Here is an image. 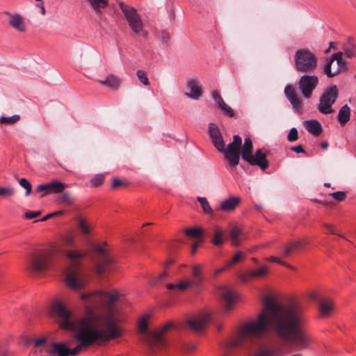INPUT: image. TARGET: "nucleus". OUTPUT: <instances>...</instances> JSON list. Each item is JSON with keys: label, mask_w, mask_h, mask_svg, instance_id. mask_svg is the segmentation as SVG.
Masks as SVG:
<instances>
[{"label": "nucleus", "mask_w": 356, "mask_h": 356, "mask_svg": "<svg viewBox=\"0 0 356 356\" xmlns=\"http://www.w3.org/2000/svg\"><path fill=\"white\" fill-rule=\"evenodd\" d=\"M304 323V307L300 302L280 304L266 296L257 319L245 323L229 346H241L245 341H252L266 332L296 350H305L309 348L312 339L302 329Z\"/></svg>", "instance_id": "obj_1"}, {"label": "nucleus", "mask_w": 356, "mask_h": 356, "mask_svg": "<svg viewBox=\"0 0 356 356\" xmlns=\"http://www.w3.org/2000/svg\"><path fill=\"white\" fill-rule=\"evenodd\" d=\"M19 120V115H13L10 117H1L0 118V123L12 124L15 123Z\"/></svg>", "instance_id": "obj_41"}, {"label": "nucleus", "mask_w": 356, "mask_h": 356, "mask_svg": "<svg viewBox=\"0 0 356 356\" xmlns=\"http://www.w3.org/2000/svg\"><path fill=\"white\" fill-rule=\"evenodd\" d=\"M240 202L241 198L239 197L232 196L222 201L219 209L224 211H232L238 206Z\"/></svg>", "instance_id": "obj_20"}, {"label": "nucleus", "mask_w": 356, "mask_h": 356, "mask_svg": "<svg viewBox=\"0 0 356 356\" xmlns=\"http://www.w3.org/2000/svg\"><path fill=\"white\" fill-rule=\"evenodd\" d=\"M239 277H240V280H241V282H243L244 283L249 282V280L252 278V275H250V271H248L246 273H241Z\"/></svg>", "instance_id": "obj_53"}, {"label": "nucleus", "mask_w": 356, "mask_h": 356, "mask_svg": "<svg viewBox=\"0 0 356 356\" xmlns=\"http://www.w3.org/2000/svg\"><path fill=\"white\" fill-rule=\"evenodd\" d=\"M337 42H330V48H332V49H337Z\"/></svg>", "instance_id": "obj_64"}, {"label": "nucleus", "mask_w": 356, "mask_h": 356, "mask_svg": "<svg viewBox=\"0 0 356 356\" xmlns=\"http://www.w3.org/2000/svg\"><path fill=\"white\" fill-rule=\"evenodd\" d=\"M212 320L210 314L204 312L189 317L186 324L190 329L195 332H200L204 329L206 325Z\"/></svg>", "instance_id": "obj_11"}, {"label": "nucleus", "mask_w": 356, "mask_h": 356, "mask_svg": "<svg viewBox=\"0 0 356 356\" xmlns=\"http://www.w3.org/2000/svg\"><path fill=\"white\" fill-rule=\"evenodd\" d=\"M328 145H329V144L327 141H324V142L321 143V147L322 149H327Z\"/></svg>", "instance_id": "obj_63"}, {"label": "nucleus", "mask_w": 356, "mask_h": 356, "mask_svg": "<svg viewBox=\"0 0 356 356\" xmlns=\"http://www.w3.org/2000/svg\"><path fill=\"white\" fill-rule=\"evenodd\" d=\"M60 200L62 202H65L70 205L73 203V199L72 198L70 193L68 192L63 193L60 196Z\"/></svg>", "instance_id": "obj_50"}, {"label": "nucleus", "mask_w": 356, "mask_h": 356, "mask_svg": "<svg viewBox=\"0 0 356 356\" xmlns=\"http://www.w3.org/2000/svg\"><path fill=\"white\" fill-rule=\"evenodd\" d=\"M170 38V35L168 32L162 31L160 32V39L163 42H167Z\"/></svg>", "instance_id": "obj_57"}, {"label": "nucleus", "mask_w": 356, "mask_h": 356, "mask_svg": "<svg viewBox=\"0 0 356 356\" xmlns=\"http://www.w3.org/2000/svg\"><path fill=\"white\" fill-rule=\"evenodd\" d=\"M33 346L35 348L40 347V346L44 344L47 341L45 338H40L37 339H33Z\"/></svg>", "instance_id": "obj_56"}, {"label": "nucleus", "mask_w": 356, "mask_h": 356, "mask_svg": "<svg viewBox=\"0 0 356 356\" xmlns=\"http://www.w3.org/2000/svg\"><path fill=\"white\" fill-rule=\"evenodd\" d=\"M95 251L99 254V259L97 264V272L99 275H103L113 263V259L109 257L106 250L100 245L94 246Z\"/></svg>", "instance_id": "obj_12"}, {"label": "nucleus", "mask_w": 356, "mask_h": 356, "mask_svg": "<svg viewBox=\"0 0 356 356\" xmlns=\"http://www.w3.org/2000/svg\"><path fill=\"white\" fill-rule=\"evenodd\" d=\"M136 76L140 82L143 85L149 86L150 84L147 78V73L145 71L142 70H138L136 71Z\"/></svg>", "instance_id": "obj_38"}, {"label": "nucleus", "mask_w": 356, "mask_h": 356, "mask_svg": "<svg viewBox=\"0 0 356 356\" xmlns=\"http://www.w3.org/2000/svg\"><path fill=\"white\" fill-rule=\"evenodd\" d=\"M202 267L200 265H193L192 266V275L193 278L189 280L195 286H198L204 280V277L202 275L201 272Z\"/></svg>", "instance_id": "obj_27"}, {"label": "nucleus", "mask_w": 356, "mask_h": 356, "mask_svg": "<svg viewBox=\"0 0 356 356\" xmlns=\"http://www.w3.org/2000/svg\"><path fill=\"white\" fill-rule=\"evenodd\" d=\"M350 118V108L347 105H343L339 111L337 120L341 126H344Z\"/></svg>", "instance_id": "obj_26"}, {"label": "nucleus", "mask_w": 356, "mask_h": 356, "mask_svg": "<svg viewBox=\"0 0 356 356\" xmlns=\"http://www.w3.org/2000/svg\"><path fill=\"white\" fill-rule=\"evenodd\" d=\"M252 278H259L266 276L268 273V268L266 266L260 267L258 269L250 270Z\"/></svg>", "instance_id": "obj_34"}, {"label": "nucleus", "mask_w": 356, "mask_h": 356, "mask_svg": "<svg viewBox=\"0 0 356 356\" xmlns=\"http://www.w3.org/2000/svg\"><path fill=\"white\" fill-rule=\"evenodd\" d=\"M197 200L200 202L203 211L205 213L213 216V211L210 207V204L206 197H198Z\"/></svg>", "instance_id": "obj_33"}, {"label": "nucleus", "mask_w": 356, "mask_h": 356, "mask_svg": "<svg viewBox=\"0 0 356 356\" xmlns=\"http://www.w3.org/2000/svg\"><path fill=\"white\" fill-rule=\"evenodd\" d=\"M196 346L193 343H187L183 345V350L187 353L195 350Z\"/></svg>", "instance_id": "obj_52"}, {"label": "nucleus", "mask_w": 356, "mask_h": 356, "mask_svg": "<svg viewBox=\"0 0 356 356\" xmlns=\"http://www.w3.org/2000/svg\"><path fill=\"white\" fill-rule=\"evenodd\" d=\"M284 93L293 109L296 111H300L302 109V101L294 88L290 85L286 86L284 88Z\"/></svg>", "instance_id": "obj_17"}, {"label": "nucleus", "mask_w": 356, "mask_h": 356, "mask_svg": "<svg viewBox=\"0 0 356 356\" xmlns=\"http://www.w3.org/2000/svg\"><path fill=\"white\" fill-rule=\"evenodd\" d=\"M291 149L296 152V153H303V154H305L306 152L305 150L303 149V147H302L301 145H296V146H293L291 147Z\"/></svg>", "instance_id": "obj_58"}, {"label": "nucleus", "mask_w": 356, "mask_h": 356, "mask_svg": "<svg viewBox=\"0 0 356 356\" xmlns=\"http://www.w3.org/2000/svg\"><path fill=\"white\" fill-rule=\"evenodd\" d=\"M334 60V58H333V54L331 55V56L327 59L326 60V63L323 67V73L328 77V78H332V77H334L335 76H337V74H339V70H332V65L333 64Z\"/></svg>", "instance_id": "obj_28"}, {"label": "nucleus", "mask_w": 356, "mask_h": 356, "mask_svg": "<svg viewBox=\"0 0 356 356\" xmlns=\"http://www.w3.org/2000/svg\"><path fill=\"white\" fill-rule=\"evenodd\" d=\"M220 294L225 303V309L227 312L230 311L237 298L236 294L227 286H222L220 290Z\"/></svg>", "instance_id": "obj_18"}, {"label": "nucleus", "mask_w": 356, "mask_h": 356, "mask_svg": "<svg viewBox=\"0 0 356 356\" xmlns=\"http://www.w3.org/2000/svg\"><path fill=\"white\" fill-rule=\"evenodd\" d=\"M325 297H321L317 292H312L309 294V298L319 303V299L324 298Z\"/></svg>", "instance_id": "obj_59"}, {"label": "nucleus", "mask_w": 356, "mask_h": 356, "mask_svg": "<svg viewBox=\"0 0 356 356\" xmlns=\"http://www.w3.org/2000/svg\"><path fill=\"white\" fill-rule=\"evenodd\" d=\"M104 181V174H97L92 177L90 180V186L92 188L98 187L101 186Z\"/></svg>", "instance_id": "obj_35"}, {"label": "nucleus", "mask_w": 356, "mask_h": 356, "mask_svg": "<svg viewBox=\"0 0 356 356\" xmlns=\"http://www.w3.org/2000/svg\"><path fill=\"white\" fill-rule=\"evenodd\" d=\"M60 213V212L59 211V212L51 213L47 214V216H44V217H43V218H42L41 219L38 220H35V222H38V221H41V222L45 221V220H47V219L50 218L51 217L54 216H56V214Z\"/></svg>", "instance_id": "obj_61"}, {"label": "nucleus", "mask_w": 356, "mask_h": 356, "mask_svg": "<svg viewBox=\"0 0 356 356\" xmlns=\"http://www.w3.org/2000/svg\"><path fill=\"white\" fill-rule=\"evenodd\" d=\"M199 245V243H195L193 244V247H192V250H191V252L192 254H195L196 252V250H197V248Z\"/></svg>", "instance_id": "obj_62"}, {"label": "nucleus", "mask_w": 356, "mask_h": 356, "mask_svg": "<svg viewBox=\"0 0 356 356\" xmlns=\"http://www.w3.org/2000/svg\"><path fill=\"white\" fill-rule=\"evenodd\" d=\"M19 185L26 190V195H29L31 192V184L25 178H22L19 181Z\"/></svg>", "instance_id": "obj_43"}, {"label": "nucleus", "mask_w": 356, "mask_h": 356, "mask_svg": "<svg viewBox=\"0 0 356 356\" xmlns=\"http://www.w3.org/2000/svg\"><path fill=\"white\" fill-rule=\"evenodd\" d=\"M65 248H74L75 246L74 240L72 236H67L63 239Z\"/></svg>", "instance_id": "obj_51"}, {"label": "nucleus", "mask_w": 356, "mask_h": 356, "mask_svg": "<svg viewBox=\"0 0 356 356\" xmlns=\"http://www.w3.org/2000/svg\"><path fill=\"white\" fill-rule=\"evenodd\" d=\"M212 97L215 100L219 108L220 107V106L225 105V102H224L220 92L218 90L213 91Z\"/></svg>", "instance_id": "obj_47"}, {"label": "nucleus", "mask_w": 356, "mask_h": 356, "mask_svg": "<svg viewBox=\"0 0 356 356\" xmlns=\"http://www.w3.org/2000/svg\"><path fill=\"white\" fill-rule=\"evenodd\" d=\"M298 139V131L296 128L293 127L290 129L287 135V140L289 142H295Z\"/></svg>", "instance_id": "obj_45"}, {"label": "nucleus", "mask_w": 356, "mask_h": 356, "mask_svg": "<svg viewBox=\"0 0 356 356\" xmlns=\"http://www.w3.org/2000/svg\"><path fill=\"white\" fill-rule=\"evenodd\" d=\"M334 60L337 61V67L335 70H339V73L345 71L347 69L346 62L343 59V53L338 51L333 54Z\"/></svg>", "instance_id": "obj_31"}, {"label": "nucleus", "mask_w": 356, "mask_h": 356, "mask_svg": "<svg viewBox=\"0 0 356 356\" xmlns=\"http://www.w3.org/2000/svg\"><path fill=\"white\" fill-rule=\"evenodd\" d=\"M149 316L146 315L141 317L138 321V329L139 333L142 335L143 339L148 344L152 352H156L157 348H161L165 345L163 338L164 333L172 328V323H167L159 330H148L147 321Z\"/></svg>", "instance_id": "obj_3"}, {"label": "nucleus", "mask_w": 356, "mask_h": 356, "mask_svg": "<svg viewBox=\"0 0 356 356\" xmlns=\"http://www.w3.org/2000/svg\"><path fill=\"white\" fill-rule=\"evenodd\" d=\"M294 67L300 73L312 74L318 67V57L307 48H301L294 55Z\"/></svg>", "instance_id": "obj_6"}, {"label": "nucleus", "mask_w": 356, "mask_h": 356, "mask_svg": "<svg viewBox=\"0 0 356 356\" xmlns=\"http://www.w3.org/2000/svg\"><path fill=\"white\" fill-rule=\"evenodd\" d=\"M241 229L238 227H234L231 229L229 235L232 241V244L235 246L240 245L239 236L241 234Z\"/></svg>", "instance_id": "obj_32"}, {"label": "nucleus", "mask_w": 356, "mask_h": 356, "mask_svg": "<svg viewBox=\"0 0 356 356\" xmlns=\"http://www.w3.org/2000/svg\"><path fill=\"white\" fill-rule=\"evenodd\" d=\"M186 85L187 88L190 90V92H186L185 95L193 99H198L202 96V92L200 86L198 79H188L186 81Z\"/></svg>", "instance_id": "obj_15"}, {"label": "nucleus", "mask_w": 356, "mask_h": 356, "mask_svg": "<svg viewBox=\"0 0 356 356\" xmlns=\"http://www.w3.org/2000/svg\"><path fill=\"white\" fill-rule=\"evenodd\" d=\"M339 97V89L336 85L327 86L321 93L317 106L318 111L323 115L332 114L334 112L332 106Z\"/></svg>", "instance_id": "obj_8"}, {"label": "nucleus", "mask_w": 356, "mask_h": 356, "mask_svg": "<svg viewBox=\"0 0 356 356\" xmlns=\"http://www.w3.org/2000/svg\"><path fill=\"white\" fill-rule=\"evenodd\" d=\"M245 257V254L243 252H237L235 255L232 258L231 260L227 261L228 263V266L232 267L234 264L241 261Z\"/></svg>", "instance_id": "obj_40"}, {"label": "nucleus", "mask_w": 356, "mask_h": 356, "mask_svg": "<svg viewBox=\"0 0 356 356\" xmlns=\"http://www.w3.org/2000/svg\"><path fill=\"white\" fill-rule=\"evenodd\" d=\"M253 145L251 138H245L244 143L241 148V157L250 165H257L264 170L268 167V161L266 159V154L261 149H258L254 155L252 154Z\"/></svg>", "instance_id": "obj_7"}, {"label": "nucleus", "mask_w": 356, "mask_h": 356, "mask_svg": "<svg viewBox=\"0 0 356 356\" xmlns=\"http://www.w3.org/2000/svg\"><path fill=\"white\" fill-rule=\"evenodd\" d=\"M344 54L349 58L356 56V44L349 38L347 42L343 44Z\"/></svg>", "instance_id": "obj_29"}, {"label": "nucleus", "mask_w": 356, "mask_h": 356, "mask_svg": "<svg viewBox=\"0 0 356 356\" xmlns=\"http://www.w3.org/2000/svg\"><path fill=\"white\" fill-rule=\"evenodd\" d=\"M98 82L113 90H117L120 85L121 79L113 74H110L104 80H99Z\"/></svg>", "instance_id": "obj_24"}, {"label": "nucleus", "mask_w": 356, "mask_h": 356, "mask_svg": "<svg viewBox=\"0 0 356 356\" xmlns=\"http://www.w3.org/2000/svg\"><path fill=\"white\" fill-rule=\"evenodd\" d=\"M334 309L333 300L329 298L319 299L318 312L321 317H329Z\"/></svg>", "instance_id": "obj_19"}, {"label": "nucleus", "mask_w": 356, "mask_h": 356, "mask_svg": "<svg viewBox=\"0 0 356 356\" xmlns=\"http://www.w3.org/2000/svg\"><path fill=\"white\" fill-rule=\"evenodd\" d=\"M305 244L306 242L305 240L294 241L291 242L289 244L284 247V250L282 253V257L284 258L289 257L291 252L300 250Z\"/></svg>", "instance_id": "obj_22"}, {"label": "nucleus", "mask_w": 356, "mask_h": 356, "mask_svg": "<svg viewBox=\"0 0 356 356\" xmlns=\"http://www.w3.org/2000/svg\"><path fill=\"white\" fill-rule=\"evenodd\" d=\"M282 355V350L280 348H261L252 356H280Z\"/></svg>", "instance_id": "obj_25"}, {"label": "nucleus", "mask_w": 356, "mask_h": 356, "mask_svg": "<svg viewBox=\"0 0 356 356\" xmlns=\"http://www.w3.org/2000/svg\"><path fill=\"white\" fill-rule=\"evenodd\" d=\"M220 108L224 112V113L229 117H234L235 115L234 111L226 103H225V105L220 106Z\"/></svg>", "instance_id": "obj_48"}, {"label": "nucleus", "mask_w": 356, "mask_h": 356, "mask_svg": "<svg viewBox=\"0 0 356 356\" xmlns=\"http://www.w3.org/2000/svg\"><path fill=\"white\" fill-rule=\"evenodd\" d=\"M14 189L12 187H0V196L10 197L14 195Z\"/></svg>", "instance_id": "obj_44"}, {"label": "nucleus", "mask_w": 356, "mask_h": 356, "mask_svg": "<svg viewBox=\"0 0 356 356\" xmlns=\"http://www.w3.org/2000/svg\"><path fill=\"white\" fill-rule=\"evenodd\" d=\"M330 196L338 202H342L346 197V192L337 191L330 194Z\"/></svg>", "instance_id": "obj_46"}, {"label": "nucleus", "mask_w": 356, "mask_h": 356, "mask_svg": "<svg viewBox=\"0 0 356 356\" xmlns=\"http://www.w3.org/2000/svg\"><path fill=\"white\" fill-rule=\"evenodd\" d=\"M266 260L270 262L277 263V264H279L282 266H284L289 269H291V270L293 269V267L292 266H291L290 264H289L284 261H282V259L278 257L271 256V257H269L268 258H267Z\"/></svg>", "instance_id": "obj_42"}, {"label": "nucleus", "mask_w": 356, "mask_h": 356, "mask_svg": "<svg viewBox=\"0 0 356 356\" xmlns=\"http://www.w3.org/2000/svg\"><path fill=\"white\" fill-rule=\"evenodd\" d=\"M229 268H230V266H228V263L227 262L225 266H223L222 267H220L215 270V275H218L220 274L221 273L224 272L225 270H226Z\"/></svg>", "instance_id": "obj_60"}, {"label": "nucleus", "mask_w": 356, "mask_h": 356, "mask_svg": "<svg viewBox=\"0 0 356 356\" xmlns=\"http://www.w3.org/2000/svg\"><path fill=\"white\" fill-rule=\"evenodd\" d=\"M185 234L189 237L198 238L202 235V230L198 227L189 228L185 231Z\"/></svg>", "instance_id": "obj_37"}, {"label": "nucleus", "mask_w": 356, "mask_h": 356, "mask_svg": "<svg viewBox=\"0 0 356 356\" xmlns=\"http://www.w3.org/2000/svg\"><path fill=\"white\" fill-rule=\"evenodd\" d=\"M223 232L217 229L215 232V236L212 239V242L215 245H221L223 243L222 240Z\"/></svg>", "instance_id": "obj_39"}, {"label": "nucleus", "mask_w": 356, "mask_h": 356, "mask_svg": "<svg viewBox=\"0 0 356 356\" xmlns=\"http://www.w3.org/2000/svg\"><path fill=\"white\" fill-rule=\"evenodd\" d=\"M40 211H27L25 213V218L27 219H33L40 215Z\"/></svg>", "instance_id": "obj_55"}, {"label": "nucleus", "mask_w": 356, "mask_h": 356, "mask_svg": "<svg viewBox=\"0 0 356 356\" xmlns=\"http://www.w3.org/2000/svg\"><path fill=\"white\" fill-rule=\"evenodd\" d=\"M323 227L325 228L327 233H330L332 234H337L336 228H335L334 225H333L332 224L325 223L323 225ZM337 235L343 238H345V236L343 235L338 234H337Z\"/></svg>", "instance_id": "obj_49"}, {"label": "nucleus", "mask_w": 356, "mask_h": 356, "mask_svg": "<svg viewBox=\"0 0 356 356\" xmlns=\"http://www.w3.org/2000/svg\"><path fill=\"white\" fill-rule=\"evenodd\" d=\"M67 186L65 183L53 181L46 184H40L35 189V193H40L44 191L45 193L42 195L43 197L45 194L50 193H60Z\"/></svg>", "instance_id": "obj_13"}, {"label": "nucleus", "mask_w": 356, "mask_h": 356, "mask_svg": "<svg viewBox=\"0 0 356 356\" xmlns=\"http://www.w3.org/2000/svg\"><path fill=\"white\" fill-rule=\"evenodd\" d=\"M118 5L133 33L138 37L146 39L148 35V31L145 29L142 18L137 10L131 6L125 4L123 1H120Z\"/></svg>", "instance_id": "obj_5"}, {"label": "nucleus", "mask_w": 356, "mask_h": 356, "mask_svg": "<svg viewBox=\"0 0 356 356\" xmlns=\"http://www.w3.org/2000/svg\"><path fill=\"white\" fill-rule=\"evenodd\" d=\"M53 266V252L45 250L33 253L28 260V270L37 276L44 275Z\"/></svg>", "instance_id": "obj_4"}, {"label": "nucleus", "mask_w": 356, "mask_h": 356, "mask_svg": "<svg viewBox=\"0 0 356 356\" xmlns=\"http://www.w3.org/2000/svg\"><path fill=\"white\" fill-rule=\"evenodd\" d=\"M319 83L318 77L316 75L305 74L298 80V88L305 99L312 97Z\"/></svg>", "instance_id": "obj_10"}, {"label": "nucleus", "mask_w": 356, "mask_h": 356, "mask_svg": "<svg viewBox=\"0 0 356 356\" xmlns=\"http://www.w3.org/2000/svg\"><path fill=\"white\" fill-rule=\"evenodd\" d=\"M77 224L83 235L88 236L90 234V228L87 223L86 222V221L82 218H77Z\"/></svg>", "instance_id": "obj_36"}, {"label": "nucleus", "mask_w": 356, "mask_h": 356, "mask_svg": "<svg viewBox=\"0 0 356 356\" xmlns=\"http://www.w3.org/2000/svg\"><path fill=\"white\" fill-rule=\"evenodd\" d=\"M66 266L64 270L65 282L74 290H81L86 284V273L81 267L83 254L75 251H65Z\"/></svg>", "instance_id": "obj_2"}, {"label": "nucleus", "mask_w": 356, "mask_h": 356, "mask_svg": "<svg viewBox=\"0 0 356 356\" xmlns=\"http://www.w3.org/2000/svg\"><path fill=\"white\" fill-rule=\"evenodd\" d=\"M90 5L97 14L102 13V9L106 8L108 6V0H88Z\"/></svg>", "instance_id": "obj_30"}, {"label": "nucleus", "mask_w": 356, "mask_h": 356, "mask_svg": "<svg viewBox=\"0 0 356 356\" xmlns=\"http://www.w3.org/2000/svg\"><path fill=\"white\" fill-rule=\"evenodd\" d=\"M209 133L215 147L218 151L224 150L225 142L221 133L216 124L210 123L209 124Z\"/></svg>", "instance_id": "obj_14"}, {"label": "nucleus", "mask_w": 356, "mask_h": 356, "mask_svg": "<svg viewBox=\"0 0 356 356\" xmlns=\"http://www.w3.org/2000/svg\"><path fill=\"white\" fill-rule=\"evenodd\" d=\"M195 286L189 279H185L180 280L177 284L168 283L166 284V288L170 291L178 290L180 291H184L189 288Z\"/></svg>", "instance_id": "obj_23"}, {"label": "nucleus", "mask_w": 356, "mask_h": 356, "mask_svg": "<svg viewBox=\"0 0 356 356\" xmlns=\"http://www.w3.org/2000/svg\"><path fill=\"white\" fill-rule=\"evenodd\" d=\"M125 185H126V184L123 181H122L120 179H116V178H114L113 179V182H112L111 186H112L113 188H118L120 186H125Z\"/></svg>", "instance_id": "obj_54"}, {"label": "nucleus", "mask_w": 356, "mask_h": 356, "mask_svg": "<svg viewBox=\"0 0 356 356\" xmlns=\"http://www.w3.org/2000/svg\"><path fill=\"white\" fill-rule=\"evenodd\" d=\"M241 145V138L238 135H235L233 137V141L228 145L227 147L225 148L224 143V150L219 151L225 154L231 168H236L239 163Z\"/></svg>", "instance_id": "obj_9"}, {"label": "nucleus", "mask_w": 356, "mask_h": 356, "mask_svg": "<svg viewBox=\"0 0 356 356\" xmlns=\"http://www.w3.org/2000/svg\"><path fill=\"white\" fill-rule=\"evenodd\" d=\"M4 15L8 16V23L11 27L19 32H25L26 30V24L23 17L17 13L12 14L8 11H5Z\"/></svg>", "instance_id": "obj_16"}, {"label": "nucleus", "mask_w": 356, "mask_h": 356, "mask_svg": "<svg viewBox=\"0 0 356 356\" xmlns=\"http://www.w3.org/2000/svg\"><path fill=\"white\" fill-rule=\"evenodd\" d=\"M304 126L307 131L314 136H319L322 131V126L317 120H309L304 122Z\"/></svg>", "instance_id": "obj_21"}]
</instances>
